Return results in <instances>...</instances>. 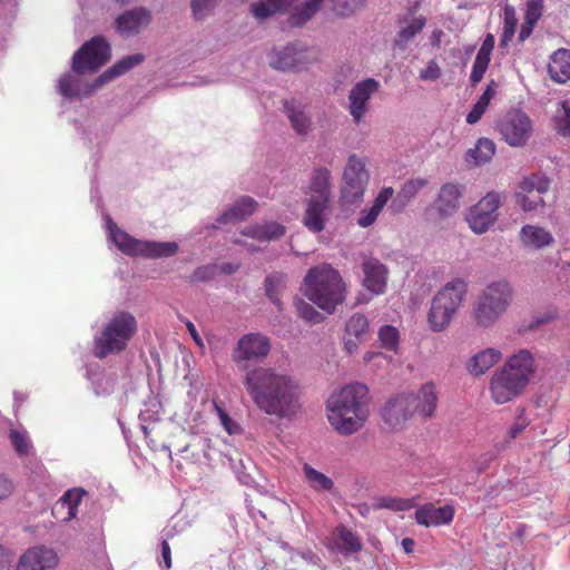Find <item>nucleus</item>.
Returning a JSON list of instances; mask_svg holds the SVG:
<instances>
[{
  "mask_svg": "<svg viewBox=\"0 0 570 570\" xmlns=\"http://www.w3.org/2000/svg\"><path fill=\"white\" fill-rule=\"evenodd\" d=\"M150 12L145 8L128 10L116 20V27L119 33L130 36L138 33L150 22Z\"/></svg>",
  "mask_w": 570,
  "mask_h": 570,
  "instance_id": "nucleus-24",
  "label": "nucleus"
},
{
  "mask_svg": "<svg viewBox=\"0 0 570 570\" xmlns=\"http://www.w3.org/2000/svg\"><path fill=\"white\" fill-rule=\"evenodd\" d=\"M525 387L520 377L513 376L502 367L493 373L489 391L495 404H505L519 396Z\"/></svg>",
  "mask_w": 570,
  "mask_h": 570,
  "instance_id": "nucleus-16",
  "label": "nucleus"
},
{
  "mask_svg": "<svg viewBox=\"0 0 570 570\" xmlns=\"http://www.w3.org/2000/svg\"><path fill=\"white\" fill-rule=\"evenodd\" d=\"M528 426V421L525 417H523L522 414L519 415L515 423L512 425V428L509 431L510 438L514 439L517 438L525 428Z\"/></svg>",
  "mask_w": 570,
  "mask_h": 570,
  "instance_id": "nucleus-64",
  "label": "nucleus"
},
{
  "mask_svg": "<svg viewBox=\"0 0 570 570\" xmlns=\"http://www.w3.org/2000/svg\"><path fill=\"white\" fill-rule=\"evenodd\" d=\"M425 24L426 18L424 16H416L413 9L399 16L394 46L402 50L406 49Z\"/></svg>",
  "mask_w": 570,
  "mask_h": 570,
  "instance_id": "nucleus-18",
  "label": "nucleus"
},
{
  "mask_svg": "<svg viewBox=\"0 0 570 570\" xmlns=\"http://www.w3.org/2000/svg\"><path fill=\"white\" fill-rule=\"evenodd\" d=\"M58 564L57 553L45 547H33L23 553L17 570H53Z\"/></svg>",
  "mask_w": 570,
  "mask_h": 570,
  "instance_id": "nucleus-20",
  "label": "nucleus"
},
{
  "mask_svg": "<svg viewBox=\"0 0 570 570\" xmlns=\"http://www.w3.org/2000/svg\"><path fill=\"white\" fill-rule=\"evenodd\" d=\"M462 196V187L458 184H444L433 203V209L441 219H445L454 215L460 208V198Z\"/></svg>",
  "mask_w": 570,
  "mask_h": 570,
  "instance_id": "nucleus-21",
  "label": "nucleus"
},
{
  "mask_svg": "<svg viewBox=\"0 0 570 570\" xmlns=\"http://www.w3.org/2000/svg\"><path fill=\"white\" fill-rule=\"evenodd\" d=\"M331 200L306 198V209L303 224L313 233H320L325 227Z\"/></svg>",
  "mask_w": 570,
  "mask_h": 570,
  "instance_id": "nucleus-28",
  "label": "nucleus"
},
{
  "mask_svg": "<svg viewBox=\"0 0 570 570\" xmlns=\"http://www.w3.org/2000/svg\"><path fill=\"white\" fill-rule=\"evenodd\" d=\"M487 108L488 105L478 99V101L473 105L471 111L466 116V122L470 125L476 124L485 112Z\"/></svg>",
  "mask_w": 570,
  "mask_h": 570,
  "instance_id": "nucleus-56",
  "label": "nucleus"
},
{
  "mask_svg": "<svg viewBox=\"0 0 570 570\" xmlns=\"http://www.w3.org/2000/svg\"><path fill=\"white\" fill-rule=\"evenodd\" d=\"M468 283L463 278H453L436 291L430 302L426 315L429 328L440 333L455 320L464 305Z\"/></svg>",
  "mask_w": 570,
  "mask_h": 570,
  "instance_id": "nucleus-6",
  "label": "nucleus"
},
{
  "mask_svg": "<svg viewBox=\"0 0 570 570\" xmlns=\"http://www.w3.org/2000/svg\"><path fill=\"white\" fill-rule=\"evenodd\" d=\"M504 198L501 193L490 191L469 209L465 220L473 233L484 234L495 224Z\"/></svg>",
  "mask_w": 570,
  "mask_h": 570,
  "instance_id": "nucleus-12",
  "label": "nucleus"
},
{
  "mask_svg": "<svg viewBox=\"0 0 570 570\" xmlns=\"http://www.w3.org/2000/svg\"><path fill=\"white\" fill-rule=\"evenodd\" d=\"M549 186V180L546 177L533 175L531 177L524 178L519 184V189L517 193L544 194L548 191Z\"/></svg>",
  "mask_w": 570,
  "mask_h": 570,
  "instance_id": "nucleus-45",
  "label": "nucleus"
},
{
  "mask_svg": "<svg viewBox=\"0 0 570 570\" xmlns=\"http://www.w3.org/2000/svg\"><path fill=\"white\" fill-rule=\"evenodd\" d=\"M410 399L413 407V414H419L424 419L434 415L438 406V391L432 382L423 384L417 393L410 392Z\"/></svg>",
  "mask_w": 570,
  "mask_h": 570,
  "instance_id": "nucleus-22",
  "label": "nucleus"
},
{
  "mask_svg": "<svg viewBox=\"0 0 570 570\" xmlns=\"http://www.w3.org/2000/svg\"><path fill=\"white\" fill-rule=\"evenodd\" d=\"M326 417L340 435L361 431L370 417L367 386L356 382L333 392L326 401Z\"/></svg>",
  "mask_w": 570,
  "mask_h": 570,
  "instance_id": "nucleus-3",
  "label": "nucleus"
},
{
  "mask_svg": "<svg viewBox=\"0 0 570 570\" xmlns=\"http://www.w3.org/2000/svg\"><path fill=\"white\" fill-rule=\"evenodd\" d=\"M515 200L524 212H534L544 206L542 194L539 193H515Z\"/></svg>",
  "mask_w": 570,
  "mask_h": 570,
  "instance_id": "nucleus-47",
  "label": "nucleus"
},
{
  "mask_svg": "<svg viewBox=\"0 0 570 570\" xmlns=\"http://www.w3.org/2000/svg\"><path fill=\"white\" fill-rule=\"evenodd\" d=\"M303 476L305 482L309 485L314 491H331L334 487V482L331 478L325 475L324 473L317 471L312 468L309 464L305 463L302 468Z\"/></svg>",
  "mask_w": 570,
  "mask_h": 570,
  "instance_id": "nucleus-39",
  "label": "nucleus"
},
{
  "mask_svg": "<svg viewBox=\"0 0 570 570\" xmlns=\"http://www.w3.org/2000/svg\"><path fill=\"white\" fill-rule=\"evenodd\" d=\"M380 88V81L374 78L357 81L351 88L347 96V109L356 125L363 121L370 110V101L379 92Z\"/></svg>",
  "mask_w": 570,
  "mask_h": 570,
  "instance_id": "nucleus-14",
  "label": "nucleus"
},
{
  "mask_svg": "<svg viewBox=\"0 0 570 570\" xmlns=\"http://www.w3.org/2000/svg\"><path fill=\"white\" fill-rule=\"evenodd\" d=\"M331 171L325 167L315 168L306 189V196L311 199L331 200Z\"/></svg>",
  "mask_w": 570,
  "mask_h": 570,
  "instance_id": "nucleus-30",
  "label": "nucleus"
},
{
  "mask_svg": "<svg viewBox=\"0 0 570 570\" xmlns=\"http://www.w3.org/2000/svg\"><path fill=\"white\" fill-rule=\"evenodd\" d=\"M214 410L219 419L220 424L228 434L233 435L239 434L242 432L240 425L226 413L220 404L214 402Z\"/></svg>",
  "mask_w": 570,
  "mask_h": 570,
  "instance_id": "nucleus-48",
  "label": "nucleus"
},
{
  "mask_svg": "<svg viewBox=\"0 0 570 570\" xmlns=\"http://www.w3.org/2000/svg\"><path fill=\"white\" fill-rule=\"evenodd\" d=\"M286 114L293 129L301 136L307 135L312 129L311 117L306 112V105L298 99H289L284 102Z\"/></svg>",
  "mask_w": 570,
  "mask_h": 570,
  "instance_id": "nucleus-29",
  "label": "nucleus"
},
{
  "mask_svg": "<svg viewBox=\"0 0 570 570\" xmlns=\"http://www.w3.org/2000/svg\"><path fill=\"white\" fill-rule=\"evenodd\" d=\"M501 358L500 351L495 348H485L471 357L468 368L475 376L484 374Z\"/></svg>",
  "mask_w": 570,
  "mask_h": 570,
  "instance_id": "nucleus-35",
  "label": "nucleus"
},
{
  "mask_svg": "<svg viewBox=\"0 0 570 570\" xmlns=\"http://www.w3.org/2000/svg\"><path fill=\"white\" fill-rule=\"evenodd\" d=\"M10 440L16 452L20 456L30 454L32 450V443L26 430H11Z\"/></svg>",
  "mask_w": 570,
  "mask_h": 570,
  "instance_id": "nucleus-46",
  "label": "nucleus"
},
{
  "mask_svg": "<svg viewBox=\"0 0 570 570\" xmlns=\"http://www.w3.org/2000/svg\"><path fill=\"white\" fill-rule=\"evenodd\" d=\"M337 549L341 553L348 556L362 549L360 538L351 530L340 527L337 529Z\"/></svg>",
  "mask_w": 570,
  "mask_h": 570,
  "instance_id": "nucleus-41",
  "label": "nucleus"
},
{
  "mask_svg": "<svg viewBox=\"0 0 570 570\" xmlns=\"http://www.w3.org/2000/svg\"><path fill=\"white\" fill-rule=\"evenodd\" d=\"M137 330L135 317L128 312H117L94 337V354L105 358L124 351Z\"/></svg>",
  "mask_w": 570,
  "mask_h": 570,
  "instance_id": "nucleus-7",
  "label": "nucleus"
},
{
  "mask_svg": "<svg viewBox=\"0 0 570 570\" xmlns=\"http://www.w3.org/2000/svg\"><path fill=\"white\" fill-rule=\"evenodd\" d=\"M296 0H258L250 4L253 16L258 20L267 19L277 12L286 10Z\"/></svg>",
  "mask_w": 570,
  "mask_h": 570,
  "instance_id": "nucleus-36",
  "label": "nucleus"
},
{
  "mask_svg": "<svg viewBox=\"0 0 570 570\" xmlns=\"http://www.w3.org/2000/svg\"><path fill=\"white\" fill-rule=\"evenodd\" d=\"M548 71L551 79L564 83L570 79V50L558 49L551 56Z\"/></svg>",
  "mask_w": 570,
  "mask_h": 570,
  "instance_id": "nucleus-33",
  "label": "nucleus"
},
{
  "mask_svg": "<svg viewBox=\"0 0 570 570\" xmlns=\"http://www.w3.org/2000/svg\"><path fill=\"white\" fill-rule=\"evenodd\" d=\"M114 390V381L109 377H100L96 382V393L108 394Z\"/></svg>",
  "mask_w": 570,
  "mask_h": 570,
  "instance_id": "nucleus-60",
  "label": "nucleus"
},
{
  "mask_svg": "<svg viewBox=\"0 0 570 570\" xmlns=\"http://www.w3.org/2000/svg\"><path fill=\"white\" fill-rule=\"evenodd\" d=\"M272 348L271 338L259 332L242 335L232 350V361L239 370L248 371L249 364L262 363Z\"/></svg>",
  "mask_w": 570,
  "mask_h": 570,
  "instance_id": "nucleus-10",
  "label": "nucleus"
},
{
  "mask_svg": "<svg viewBox=\"0 0 570 570\" xmlns=\"http://www.w3.org/2000/svg\"><path fill=\"white\" fill-rule=\"evenodd\" d=\"M244 389L263 413L292 419L301 409V386L294 377L271 366L253 367L243 376Z\"/></svg>",
  "mask_w": 570,
  "mask_h": 570,
  "instance_id": "nucleus-2",
  "label": "nucleus"
},
{
  "mask_svg": "<svg viewBox=\"0 0 570 570\" xmlns=\"http://www.w3.org/2000/svg\"><path fill=\"white\" fill-rule=\"evenodd\" d=\"M554 124L560 135L570 136V100L560 102V107L554 114Z\"/></svg>",
  "mask_w": 570,
  "mask_h": 570,
  "instance_id": "nucleus-44",
  "label": "nucleus"
},
{
  "mask_svg": "<svg viewBox=\"0 0 570 570\" xmlns=\"http://www.w3.org/2000/svg\"><path fill=\"white\" fill-rule=\"evenodd\" d=\"M517 23L518 19L514 7L511 4H505L503 11V31L501 36V45L505 46L509 41L512 40Z\"/></svg>",
  "mask_w": 570,
  "mask_h": 570,
  "instance_id": "nucleus-43",
  "label": "nucleus"
},
{
  "mask_svg": "<svg viewBox=\"0 0 570 570\" xmlns=\"http://www.w3.org/2000/svg\"><path fill=\"white\" fill-rule=\"evenodd\" d=\"M324 0H306L302 7L296 8L289 17L294 27H299L308 21L321 8Z\"/></svg>",
  "mask_w": 570,
  "mask_h": 570,
  "instance_id": "nucleus-42",
  "label": "nucleus"
},
{
  "mask_svg": "<svg viewBox=\"0 0 570 570\" xmlns=\"http://www.w3.org/2000/svg\"><path fill=\"white\" fill-rule=\"evenodd\" d=\"M393 195L394 189L392 187H383L376 195L372 206L368 209H363L360 213L357 225L363 228L373 225Z\"/></svg>",
  "mask_w": 570,
  "mask_h": 570,
  "instance_id": "nucleus-31",
  "label": "nucleus"
},
{
  "mask_svg": "<svg viewBox=\"0 0 570 570\" xmlns=\"http://www.w3.org/2000/svg\"><path fill=\"white\" fill-rule=\"evenodd\" d=\"M240 234L242 236L250 237L258 242H271L284 236L285 227L276 222H266L264 224L247 226Z\"/></svg>",
  "mask_w": 570,
  "mask_h": 570,
  "instance_id": "nucleus-32",
  "label": "nucleus"
},
{
  "mask_svg": "<svg viewBox=\"0 0 570 570\" xmlns=\"http://www.w3.org/2000/svg\"><path fill=\"white\" fill-rule=\"evenodd\" d=\"M497 127L502 139L511 147H523L533 132L531 118L517 109L508 111Z\"/></svg>",
  "mask_w": 570,
  "mask_h": 570,
  "instance_id": "nucleus-13",
  "label": "nucleus"
},
{
  "mask_svg": "<svg viewBox=\"0 0 570 570\" xmlns=\"http://www.w3.org/2000/svg\"><path fill=\"white\" fill-rule=\"evenodd\" d=\"M490 62V58H485L476 55L475 60L472 66L470 80L473 85L480 82L488 69Z\"/></svg>",
  "mask_w": 570,
  "mask_h": 570,
  "instance_id": "nucleus-52",
  "label": "nucleus"
},
{
  "mask_svg": "<svg viewBox=\"0 0 570 570\" xmlns=\"http://www.w3.org/2000/svg\"><path fill=\"white\" fill-rule=\"evenodd\" d=\"M498 90V83L494 80H491L483 94L480 96L479 100L483 101L485 105H490V101L495 97Z\"/></svg>",
  "mask_w": 570,
  "mask_h": 570,
  "instance_id": "nucleus-62",
  "label": "nucleus"
},
{
  "mask_svg": "<svg viewBox=\"0 0 570 570\" xmlns=\"http://www.w3.org/2000/svg\"><path fill=\"white\" fill-rule=\"evenodd\" d=\"M363 286L372 295H382L386 291L389 269L375 257H365L362 262Z\"/></svg>",
  "mask_w": 570,
  "mask_h": 570,
  "instance_id": "nucleus-19",
  "label": "nucleus"
},
{
  "mask_svg": "<svg viewBox=\"0 0 570 570\" xmlns=\"http://www.w3.org/2000/svg\"><path fill=\"white\" fill-rule=\"evenodd\" d=\"M85 493V490L77 488L65 492L52 508L53 517L63 522L75 519L78 513V505Z\"/></svg>",
  "mask_w": 570,
  "mask_h": 570,
  "instance_id": "nucleus-27",
  "label": "nucleus"
},
{
  "mask_svg": "<svg viewBox=\"0 0 570 570\" xmlns=\"http://www.w3.org/2000/svg\"><path fill=\"white\" fill-rule=\"evenodd\" d=\"M543 0H529L524 12V21L537 24L543 12Z\"/></svg>",
  "mask_w": 570,
  "mask_h": 570,
  "instance_id": "nucleus-50",
  "label": "nucleus"
},
{
  "mask_svg": "<svg viewBox=\"0 0 570 570\" xmlns=\"http://www.w3.org/2000/svg\"><path fill=\"white\" fill-rule=\"evenodd\" d=\"M379 508L403 510L406 508V503L396 499L383 498L379 503Z\"/></svg>",
  "mask_w": 570,
  "mask_h": 570,
  "instance_id": "nucleus-63",
  "label": "nucleus"
},
{
  "mask_svg": "<svg viewBox=\"0 0 570 570\" xmlns=\"http://www.w3.org/2000/svg\"><path fill=\"white\" fill-rule=\"evenodd\" d=\"M296 307L299 315L306 321L318 323L322 320V315L309 303L299 301Z\"/></svg>",
  "mask_w": 570,
  "mask_h": 570,
  "instance_id": "nucleus-53",
  "label": "nucleus"
},
{
  "mask_svg": "<svg viewBox=\"0 0 570 570\" xmlns=\"http://www.w3.org/2000/svg\"><path fill=\"white\" fill-rule=\"evenodd\" d=\"M503 368L513 376L520 377L522 383L528 386L535 372L534 358L528 350H520L507 361Z\"/></svg>",
  "mask_w": 570,
  "mask_h": 570,
  "instance_id": "nucleus-25",
  "label": "nucleus"
},
{
  "mask_svg": "<svg viewBox=\"0 0 570 570\" xmlns=\"http://www.w3.org/2000/svg\"><path fill=\"white\" fill-rule=\"evenodd\" d=\"M519 240L527 249L540 250L554 244L552 233L546 227L527 224L521 227Z\"/></svg>",
  "mask_w": 570,
  "mask_h": 570,
  "instance_id": "nucleus-23",
  "label": "nucleus"
},
{
  "mask_svg": "<svg viewBox=\"0 0 570 570\" xmlns=\"http://www.w3.org/2000/svg\"><path fill=\"white\" fill-rule=\"evenodd\" d=\"M109 58L110 46L104 37H94L85 42L72 57L71 68L73 73H65L58 79V92L68 99L89 97L107 82L140 65L145 59L141 53L127 56L108 68L91 83L82 80V75L96 72Z\"/></svg>",
  "mask_w": 570,
  "mask_h": 570,
  "instance_id": "nucleus-1",
  "label": "nucleus"
},
{
  "mask_svg": "<svg viewBox=\"0 0 570 570\" xmlns=\"http://www.w3.org/2000/svg\"><path fill=\"white\" fill-rule=\"evenodd\" d=\"M302 294L321 309L333 314L346 299V284L340 272L330 264H321L308 269Z\"/></svg>",
  "mask_w": 570,
  "mask_h": 570,
  "instance_id": "nucleus-4",
  "label": "nucleus"
},
{
  "mask_svg": "<svg viewBox=\"0 0 570 570\" xmlns=\"http://www.w3.org/2000/svg\"><path fill=\"white\" fill-rule=\"evenodd\" d=\"M257 203L249 196H244L235 202V204L227 210H225L219 217V224H227L232 222H238L253 215L256 210Z\"/></svg>",
  "mask_w": 570,
  "mask_h": 570,
  "instance_id": "nucleus-34",
  "label": "nucleus"
},
{
  "mask_svg": "<svg viewBox=\"0 0 570 570\" xmlns=\"http://www.w3.org/2000/svg\"><path fill=\"white\" fill-rule=\"evenodd\" d=\"M217 0H191L190 7L196 20H203L214 9Z\"/></svg>",
  "mask_w": 570,
  "mask_h": 570,
  "instance_id": "nucleus-51",
  "label": "nucleus"
},
{
  "mask_svg": "<svg viewBox=\"0 0 570 570\" xmlns=\"http://www.w3.org/2000/svg\"><path fill=\"white\" fill-rule=\"evenodd\" d=\"M371 336L368 318L362 313L352 314L344 326L343 344L348 354H354L358 347Z\"/></svg>",
  "mask_w": 570,
  "mask_h": 570,
  "instance_id": "nucleus-17",
  "label": "nucleus"
},
{
  "mask_svg": "<svg viewBox=\"0 0 570 570\" xmlns=\"http://www.w3.org/2000/svg\"><path fill=\"white\" fill-rule=\"evenodd\" d=\"M495 154V144L489 138H480L465 154V160L472 165L489 163Z\"/></svg>",
  "mask_w": 570,
  "mask_h": 570,
  "instance_id": "nucleus-37",
  "label": "nucleus"
},
{
  "mask_svg": "<svg viewBox=\"0 0 570 570\" xmlns=\"http://www.w3.org/2000/svg\"><path fill=\"white\" fill-rule=\"evenodd\" d=\"M364 0H334L335 9L343 16L353 13Z\"/></svg>",
  "mask_w": 570,
  "mask_h": 570,
  "instance_id": "nucleus-54",
  "label": "nucleus"
},
{
  "mask_svg": "<svg viewBox=\"0 0 570 570\" xmlns=\"http://www.w3.org/2000/svg\"><path fill=\"white\" fill-rule=\"evenodd\" d=\"M441 68L436 61H429L428 66L420 71V78L425 81H433L441 77Z\"/></svg>",
  "mask_w": 570,
  "mask_h": 570,
  "instance_id": "nucleus-55",
  "label": "nucleus"
},
{
  "mask_svg": "<svg viewBox=\"0 0 570 570\" xmlns=\"http://www.w3.org/2000/svg\"><path fill=\"white\" fill-rule=\"evenodd\" d=\"M454 509L451 505L435 508L433 504H424L416 509L415 520L425 527L448 524L453 520Z\"/></svg>",
  "mask_w": 570,
  "mask_h": 570,
  "instance_id": "nucleus-26",
  "label": "nucleus"
},
{
  "mask_svg": "<svg viewBox=\"0 0 570 570\" xmlns=\"http://www.w3.org/2000/svg\"><path fill=\"white\" fill-rule=\"evenodd\" d=\"M380 416L390 430H401L414 416L410 392L397 393L386 400Z\"/></svg>",
  "mask_w": 570,
  "mask_h": 570,
  "instance_id": "nucleus-15",
  "label": "nucleus"
},
{
  "mask_svg": "<svg viewBox=\"0 0 570 570\" xmlns=\"http://www.w3.org/2000/svg\"><path fill=\"white\" fill-rule=\"evenodd\" d=\"M370 183V173L363 158L351 155L343 170L341 202L343 205L362 203Z\"/></svg>",
  "mask_w": 570,
  "mask_h": 570,
  "instance_id": "nucleus-9",
  "label": "nucleus"
},
{
  "mask_svg": "<svg viewBox=\"0 0 570 570\" xmlns=\"http://www.w3.org/2000/svg\"><path fill=\"white\" fill-rule=\"evenodd\" d=\"M287 276L279 272L269 274L264 282L267 297L277 306L281 305V295L286 288Z\"/></svg>",
  "mask_w": 570,
  "mask_h": 570,
  "instance_id": "nucleus-40",
  "label": "nucleus"
},
{
  "mask_svg": "<svg viewBox=\"0 0 570 570\" xmlns=\"http://www.w3.org/2000/svg\"><path fill=\"white\" fill-rule=\"evenodd\" d=\"M107 237L127 256L145 258H166L178 252L176 242H153L137 239L120 229L110 217L106 219Z\"/></svg>",
  "mask_w": 570,
  "mask_h": 570,
  "instance_id": "nucleus-8",
  "label": "nucleus"
},
{
  "mask_svg": "<svg viewBox=\"0 0 570 570\" xmlns=\"http://www.w3.org/2000/svg\"><path fill=\"white\" fill-rule=\"evenodd\" d=\"M170 531H166L161 539V560L167 569L171 567V550L168 543Z\"/></svg>",
  "mask_w": 570,
  "mask_h": 570,
  "instance_id": "nucleus-57",
  "label": "nucleus"
},
{
  "mask_svg": "<svg viewBox=\"0 0 570 570\" xmlns=\"http://www.w3.org/2000/svg\"><path fill=\"white\" fill-rule=\"evenodd\" d=\"M514 297V288L507 279L490 282L476 295L470 311L472 323L478 328L494 326L508 312Z\"/></svg>",
  "mask_w": 570,
  "mask_h": 570,
  "instance_id": "nucleus-5",
  "label": "nucleus"
},
{
  "mask_svg": "<svg viewBox=\"0 0 570 570\" xmlns=\"http://www.w3.org/2000/svg\"><path fill=\"white\" fill-rule=\"evenodd\" d=\"M424 178H412L406 180L397 193L396 198L392 203V207L402 210L415 195L426 186Z\"/></svg>",
  "mask_w": 570,
  "mask_h": 570,
  "instance_id": "nucleus-38",
  "label": "nucleus"
},
{
  "mask_svg": "<svg viewBox=\"0 0 570 570\" xmlns=\"http://www.w3.org/2000/svg\"><path fill=\"white\" fill-rule=\"evenodd\" d=\"M214 268L210 266H200L196 268L191 275L194 282H205L214 276Z\"/></svg>",
  "mask_w": 570,
  "mask_h": 570,
  "instance_id": "nucleus-59",
  "label": "nucleus"
},
{
  "mask_svg": "<svg viewBox=\"0 0 570 570\" xmlns=\"http://www.w3.org/2000/svg\"><path fill=\"white\" fill-rule=\"evenodd\" d=\"M13 483L4 474L0 473V502L8 499L13 493Z\"/></svg>",
  "mask_w": 570,
  "mask_h": 570,
  "instance_id": "nucleus-58",
  "label": "nucleus"
},
{
  "mask_svg": "<svg viewBox=\"0 0 570 570\" xmlns=\"http://www.w3.org/2000/svg\"><path fill=\"white\" fill-rule=\"evenodd\" d=\"M379 340L383 347L394 350L399 345V331L391 325H384L379 331Z\"/></svg>",
  "mask_w": 570,
  "mask_h": 570,
  "instance_id": "nucleus-49",
  "label": "nucleus"
},
{
  "mask_svg": "<svg viewBox=\"0 0 570 570\" xmlns=\"http://www.w3.org/2000/svg\"><path fill=\"white\" fill-rule=\"evenodd\" d=\"M493 48H494V37L491 33H489V35H487L485 39L483 40V43L480 47L476 55L485 57V58H491V52H492Z\"/></svg>",
  "mask_w": 570,
  "mask_h": 570,
  "instance_id": "nucleus-61",
  "label": "nucleus"
},
{
  "mask_svg": "<svg viewBox=\"0 0 570 570\" xmlns=\"http://www.w3.org/2000/svg\"><path fill=\"white\" fill-rule=\"evenodd\" d=\"M316 59L314 50L299 43L278 46L268 53L269 66L273 69L288 72L306 70Z\"/></svg>",
  "mask_w": 570,
  "mask_h": 570,
  "instance_id": "nucleus-11",
  "label": "nucleus"
}]
</instances>
